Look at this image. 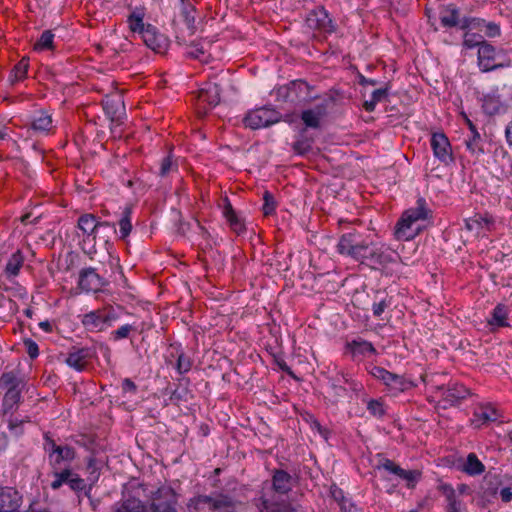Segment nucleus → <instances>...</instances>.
Returning <instances> with one entry per match:
<instances>
[{
    "instance_id": "1",
    "label": "nucleus",
    "mask_w": 512,
    "mask_h": 512,
    "mask_svg": "<svg viewBox=\"0 0 512 512\" xmlns=\"http://www.w3.org/2000/svg\"><path fill=\"white\" fill-rule=\"evenodd\" d=\"M336 250L340 255L375 270L396 263L399 259V255L387 245L367 241L355 230L340 236Z\"/></svg>"
},
{
    "instance_id": "2",
    "label": "nucleus",
    "mask_w": 512,
    "mask_h": 512,
    "mask_svg": "<svg viewBox=\"0 0 512 512\" xmlns=\"http://www.w3.org/2000/svg\"><path fill=\"white\" fill-rule=\"evenodd\" d=\"M150 499L148 504L136 497L122 499L112 505L110 512H178V494L170 486H160L151 492Z\"/></svg>"
},
{
    "instance_id": "3",
    "label": "nucleus",
    "mask_w": 512,
    "mask_h": 512,
    "mask_svg": "<svg viewBox=\"0 0 512 512\" xmlns=\"http://www.w3.org/2000/svg\"><path fill=\"white\" fill-rule=\"evenodd\" d=\"M431 216V210L427 208L424 198H419L416 207L407 209L401 216L395 228V236L398 240L409 241L415 238L423 229V221Z\"/></svg>"
},
{
    "instance_id": "4",
    "label": "nucleus",
    "mask_w": 512,
    "mask_h": 512,
    "mask_svg": "<svg viewBox=\"0 0 512 512\" xmlns=\"http://www.w3.org/2000/svg\"><path fill=\"white\" fill-rule=\"evenodd\" d=\"M232 505V499L226 495H197L189 499L187 510L188 512H222Z\"/></svg>"
},
{
    "instance_id": "5",
    "label": "nucleus",
    "mask_w": 512,
    "mask_h": 512,
    "mask_svg": "<svg viewBox=\"0 0 512 512\" xmlns=\"http://www.w3.org/2000/svg\"><path fill=\"white\" fill-rule=\"evenodd\" d=\"M374 469L378 471H385L389 474L397 476L399 479L406 483L408 488H413L421 478V472L417 470H404L392 460L384 457L381 454L377 455Z\"/></svg>"
},
{
    "instance_id": "6",
    "label": "nucleus",
    "mask_w": 512,
    "mask_h": 512,
    "mask_svg": "<svg viewBox=\"0 0 512 512\" xmlns=\"http://www.w3.org/2000/svg\"><path fill=\"white\" fill-rule=\"evenodd\" d=\"M370 374L380 380L393 394L404 392L414 386L413 382L403 375L392 373L383 367L373 366Z\"/></svg>"
},
{
    "instance_id": "7",
    "label": "nucleus",
    "mask_w": 512,
    "mask_h": 512,
    "mask_svg": "<svg viewBox=\"0 0 512 512\" xmlns=\"http://www.w3.org/2000/svg\"><path fill=\"white\" fill-rule=\"evenodd\" d=\"M117 318L113 309H97L84 314L81 322L89 331H104L111 327Z\"/></svg>"
},
{
    "instance_id": "8",
    "label": "nucleus",
    "mask_w": 512,
    "mask_h": 512,
    "mask_svg": "<svg viewBox=\"0 0 512 512\" xmlns=\"http://www.w3.org/2000/svg\"><path fill=\"white\" fill-rule=\"evenodd\" d=\"M281 114L273 108L261 107L251 110L244 118L246 127L251 129H261L279 122Z\"/></svg>"
},
{
    "instance_id": "9",
    "label": "nucleus",
    "mask_w": 512,
    "mask_h": 512,
    "mask_svg": "<svg viewBox=\"0 0 512 512\" xmlns=\"http://www.w3.org/2000/svg\"><path fill=\"white\" fill-rule=\"evenodd\" d=\"M465 229L474 237H485L496 228V219L489 213H475L464 220Z\"/></svg>"
},
{
    "instance_id": "10",
    "label": "nucleus",
    "mask_w": 512,
    "mask_h": 512,
    "mask_svg": "<svg viewBox=\"0 0 512 512\" xmlns=\"http://www.w3.org/2000/svg\"><path fill=\"white\" fill-rule=\"evenodd\" d=\"M221 89L216 83H208L199 90L197 109L199 114H206L207 110L217 106L220 102Z\"/></svg>"
},
{
    "instance_id": "11",
    "label": "nucleus",
    "mask_w": 512,
    "mask_h": 512,
    "mask_svg": "<svg viewBox=\"0 0 512 512\" xmlns=\"http://www.w3.org/2000/svg\"><path fill=\"white\" fill-rule=\"evenodd\" d=\"M459 15V9L455 5L450 4L441 9L439 19L442 26L447 28L459 25L461 29H467L475 22H477V25L480 24L479 19L464 18L460 20Z\"/></svg>"
},
{
    "instance_id": "12",
    "label": "nucleus",
    "mask_w": 512,
    "mask_h": 512,
    "mask_svg": "<svg viewBox=\"0 0 512 512\" xmlns=\"http://www.w3.org/2000/svg\"><path fill=\"white\" fill-rule=\"evenodd\" d=\"M309 28L331 33L335 31V25L324 8H317L311 11L306 19Z\"/></svg>"
},
{
    "instance_id": "13",
    "label": "nucleus",
    "mask_w": 512,
    "mask_h": 512,
    "mask_svg": "<svg viewBox=\"0 0 512 512\" xmlns=\"http://www.w3.org/2000/svg\"><path fill=\"white\" fill-rule=\"evenodd\" d=\"M22 497L11 487L0 488V512H21Z\"/></svg>"
},
{
    "instance_id": "14",
    "label": "nucleus",
    "mask_w": 512,
    "mask_h": 512,
    "mask_svg": "<svg viewBox=\"0 0 512 512\" xmlns=\"http://www.w3.org/2000/svg\"><path fill=\"white\" fill-rule=\"evenodd\" d=\"M434 156L443 163L452 161L451 145L443 133H434L431 138Z\"/></svg>"
},
{
    "instance_id": "15",
    "label": "nucleus",
    "mask_w": 512,
    "mask_h": 512,
    "mask_svg": "<svg viewBox=\"0 0 512 512\" xmlns=\"http://www.w3.org/2000/svg\"><path fill=\"white\" fill-rule=\"evenodd\" d=\"M145 45L151 50L162 53L167 47L166 37L159 33L157 28L151 24H147L145 31L141 35Z\"/></svg>"
},
{
    "instance_id": "16",
    "label": "nucleus",
    "mask_w": 512,
    "mask_h": 512,
    "mask_svg": "<svg viewBox=\"0 0 512 512\" xmlns=\"http://www.w3.org/2000/svg\"><path fill=\"white\" fill-rule=\"evenodd\" d=\"M103 284L102 278L96 273L94 268L81 270L78 285L82 291L97 292L101 289Z\"/></svg>"
},
{
    "instance_id": "17",
    "label": "nucleus",
    "mask_w": 512,
    "mask_h": 512,
    "mask_svg": "<svg viewBox=\"0 0 512 512\" xmlns=\"http://www.w3.org/2000/svg\"><path fill=\"white\" fill-rule=\"evenodd\" d=\"M75 450L68 445H62L58 450L49 455V464L53 470L67 468L66 466L74 460Z\"/></svg>"
},
{
    "instance_id": "18",
    "label": "nucleus",
    "mask_w": 512,
    "mask_h": 512,
    "mask_svg": "<svg viewBox=\"0 0 512 512\" xmlns=\"http://www.w3.org/2000/svg\"><path fill=\"white\" fill-rule=\"evenodd\" d=\"M103 109L111 121H119L125 113L122 96L114 94L103 99Z\"/></svg>"
},
{
    "instance_id": "19",
    "label": "nucleus",
    "mask_w": 512,
    "mask_h": 512,
    "mask_svg": "<svg viewBox=\"0 0 512 512\" xmlns=\"http://www.w3.org/2000/svg\"><path fill=\"white\" fill-rule=\"evenodd\" d=\"M272 489L279 495H286L295 484V479L286 471L276 469L272 474Z\"/></svg>"
},
{
    "instance_id": "20",
    "label": "nucleus",
    "mask_w": 512,
    "mask_h": 512,
    "mask_svg": "<svg viewBox=\"0 0 512 512\" xmlns=\"http://www.w3.org/2000/svg\"><path fill=\"white\" fill-rule=\"evenodd\" d=\"M222 215L228 222L230 228L237 234L245 231V224L242 217L234 210L229 199L225 197L222 201Z\"/></svg>"
},
{
    "instance_id": "21",
    "label": "nucleus",
    "mask_w": 512,
    "mask_h": 512,
    "mask_svg": "<svg viewBox=\"0 0 512 512\" xmlns=\"http://www.w3.org/2000/svg\"><path fill=\"white\" fill-rule=\"evenodd\" d=\"M91 351L89 348H75L73 347L67 355L65 363L72 369L81 372L85 369Z\"/></svg>"
},
{
    "instance_id": "22",
    "label": "nucleus",
    "mask_w": 512,
    "mask_h": 512,
    "mask_svg": "<svg viewBox=\"0 0 512 512\" xmlns=\"http://www.w3.org/2000/svg\"><path fill=\"white\" fill-rule=\"evenodd\" d=\"M478 64L482 71L488 72L498 67L496 64V51L495 48L486 43H483L478 48Z\"/></svg>"
},
{
    "instance_id": "23",
    "label": "nucleus",
    "mask_w": 512,
    "mask_h": 512,
    "mask_svg": "<svg viewBox=\"0 0 512 512\" xmlns=\"http://www.w3.org/2000/svg\"><path fill=\"white\" fill-rule=\"evenodd\" d=\"M77 227L84 237L88 239L92 237L95 240L99 231V219L90 213L83 214L78 218Z\"/></svg>"
},
{
    "instance_id": "24",
    "label": "nucleus",
    "mask_w": 512,
    "mask_h": 512,
    "mask_svg": "<svg viewBox=\"0 0 512 512\" xmlns=\"http://www.w3.org/2000/svg\"><path fill=\"white\" fill-rule=\"evenodd\" d=\"M327 108L325 104H319L311 109L302 111L301 119L303 123L310 128H319L322 118L326 115Z\"/></svg>"
},
{
    "instance_id": "25",
    "label": "nucleus",
    "mask_w": 512,
    "mask_h": 512,
    "mask_svg": "<svg viewBox=\"0 0 512 512\" xmlns=\"http://www.w3.org/2000/svg\"><path fill=\"white\" fill-rule=\"evenodd\" d=\"M498 416V412L494 407L489 405H481L475 410L471 421L474 427L478 428L489 422L496 421Z\"/></svg>"
},
{
    "instance_id": "26",
    "label": "nucleus",
    "mask_w": 512,
    "mask_h": 512,
    "mask_svg": "<svg viewBox=\"0 0 512 512\" xmlns=\"http://www.w3.org/2000/svg\"><path fill=\"white\" fill-rule=\"evenodd\" d=\"M346 347L354 358L368 357L376 354V349L373 344L361 338L348 342Z\"/></svg>"
},
{
    "instance_id": "27",
    "label": "nucleus",
    "mask_w": 512,
    "mask_h": 512,
    "mask_svg": "<svg viewBox=\"0 0 512 512\" xmlns=\"http://www.w3.org/2000/svg\"><path fill=\"white\" fill-rule=\"evenodd\" d=\"M508 309L504 304H497L491 313V317L487 320L490 330L494 331L500 327H507Z\"/></svg>"
},
{
    "instance_id": "28",
    "label": "nucleus",
    "mask_w": 512,
    "mask_h": 512,
    "mask_svg": "<svg viewBox=\"0 0 512 512\" xmlns=\"http://www.w3.org/2000/svg\"><path fill=\"white\" fill-rule=\"evenodd\" d=\"M180 14L183 18L189 35L195 34L197 25L195 20V7L192 1L180 2Z\"/></svg>"
},
{
    "instance_id": "29",
    "label": "nucleus",
    "mask_w": 512,
    "mask_h": 512,
    "mask_svg": "<svg viewBox=\"0 0 512 512\" xmlns=\"http://www.w3.org/2000/svg\"><path fill=\"white\" fill-rule=\"evenodd\" d=\"M461 471L469 476H477L485 471V466L475 453H469L461 466Z\"/></svg>"
},
{
    "instance_id": "30",
    "label": "nucleus",
    "mask_w": 512,
    "mask_h": 512,
    "mask_svg": "<svg viewBox=\"0 0 512 512\" xmlns=\"http://www.w3.org/2000/svg\"><path fill=\"white\" fill-rule=\"evenodd\" d=\"M31 127L38 133L49 132L52 127L51 115L44 111L35 113L31 121Z\"/></svg>"
},
{
    "instance_id": "31",
    "label": "nucleus",
    "mask_w": 512,
    "mask_h": 512,
    "mask_svg": "<svg viewBox=\"0 0 512 512\" xmlns=\"http://www.w3.org/2000/svg\"><path fill=\"white\" fill-rule=\"evenodd\" d=\"M443 491L447 502L446 512H463L464 504L456 495L455 490L447 485L443 487Z\"/></svg>"
},
{
    "instance_id": "32",
    "label": "nucleus",
    "mask_w": 512,
    "mask_h": 512,
    "mask_svg": "<svg viewBox=\"0 0 512 512\" xmlns=\"http://www.w3.org/2000/svg\"><path fill=\"white\" fill-rule=\"evenodd\" d=\"M468 395L469 390L464 385L459 384H455L452 387L447 388L443 393L444 400L451 405L465 399Z\"/></svg>"
},
{
    "instance_id": "33",
    "label": "nucleus",
    "mask_w": 512,
    "mask_h": 512,
    "mask_svg": "<svg viewBox=\"0 0 512 512\" xmlns=\"http://www.w3.org/2000/svg\"><path fill=\"white\" fill-rule=\"evenodd\" d=\"M465 145L467 150L474 156H479L484 152L482 138L478 131L470 133L467 139H465Z\"/></svg>"
},
{
    "instance_id": "34",
    "label": "nucleus",
    "mask_w": 512,
    "mask_h": 512,
    "mask_svg": "<svg viewBox=\"0 0 512 512\" xmlns=\"http://www.w3.org/2000/svg\"><path fill=\"white\" fill-rule=\"evenodd\" d=\"M73 471L70 468H62L60 470H53V481L50 486L53 490L59 489L63 484H69V481L73 475Z\"/></svg>"
},
{
    "instance_id": "35",
    "label": "nucleus",
    "mask_w": 512,
    "mask_h": 512,
    "mask_svg": "<svg viewBox=\"0 0 512 512\" xmlns=\"http://www.w3.org/2000/svg\"><path fill=\"white\" fill-rule=\"evenodd\" d=\"M388 96L387 88L376 89L372 92L369 100H366L363 104L364 109L367 112H373L375 110L376 105L379 102L385 100Z\"/></svg>"
},
{
    "instance_id": "36",
    "label": "nucleus",
    "mask_w": 512,
    "mask_h": 512,
    "mask_svg": "<svg viewBox=\"0 0 512 512\" xmlns=\"http://www.w3.org/2000/svg\"><path fill=\"white\" fill-rule=\"evenodd\" d=\"M119 238L125 240L132 231L131 210L125 208L119 222Z\"/></svg>"
},
{
    "instance_id": "37",
    "label": "nucleus",
    "mask_w": 512,
    "mask_h": 512,
    "mask_svg": "<svg viewBox=\"0 0 512 512\" xmlns=\"http://www.w3.org/2000/svg\"><path fill=\"white\" fill-rule=\"evenodd\" d=\"M29 62L28 59L22 58L12 69L9 80L13 84L15 82L23 80L28 72Z\"/></svg>"
},
{
    "instance_id": "38",
    "label": "nucleus",
    "mask_w": 512,
    "mask_h": 512,
    "mask_svg": "<svg viewBox=\"0 0 512 512\" xmlns=\"http://www.w3.org/2000/svg\"><path fill=\"white\" fill-rule=\"evenodd\" d=\"M21 399V389H14L13 387L9 390H6V393L3 398V409L4 411L12 410Z\"/></svg>"
},
{
    "instance_id": "39",
    "label": "nucleus",
    "mask_w": 512,
    "mask_h": 512,
    "mask_svg": "<svg viewBox=\"0 0 512 512\" xmlns=\"http://www.w3.org/2000/svg\"><path fill=\"white\" fill-rule=\"evenodd\" d=\"M54 37L55 35L52 33L51 30H45L44 32H42L39 39L35 43L34 49L36 51L53 49Z\"/></svg>"
},
{
    "instance_id": "40",
    "label": "nucleus",
    "mask_w": 512,
    "mask_h": 512,
    "mask_svg": "<svg viewBox=\"0 0 512 512\" xmlns=\"http://www.w3.org/2000/svg\"><path fill=\"white\" fill-rule=\"evenodd\" d=\"M23 264V257L19 251L12 254L7 262L5 271L10 276H17Z\"/></svg>"
},
{
    "instance_id": "41",
    "label": "nucleus",
    "mask_w": 512,
    "mask_h": 512,
    "mask_svg": "<svg viewBox=\"0 0 512 512\" xmlns=\"http://www.w3.org/2000/svg\"><path fill=\"white\" fill-rule=\"evenodd\" d=\"M143 13L141 12H133L128 17V24L129 28L133 32H137L140 34V36L143 34V31H145L147 24H144L143 22Z\"/></svg>"
},
{
    "instance_id": "42",
    "label": "nucleus",
    "mask_w": 512,
    "mask_h": 512,
    "mask_svg": "<svg viewBox=\"0 0 512 512\" xmlns=\"http://www.w3.org/2000/svg\"><path fill=\"white\" fill-rule=\"evenodd\" d=\"M308 85L304 81H294L288 86H283L278 89V95L289 98L292 94H296L298 90L302 91L307 89Z\"/></svg>"
},
{
    "instance_id": "43",
    "label": "nucleus",
    "mask_w": 512,
    "mask_h": 512,
    "mask_svg": "<svg viewBox=\"0 0 512 512\" xmlns=\"http://www.w3.org/2000/svg\"><path fill=\"white\" fill-rule=\"evenodd\" d=\"M87 481L89 482L88 487H91L98 481L100 476V469L97 465L95 458L90 457L87 462Z\"/></svg>"
},
{
    "instance_id": "44",
    "label": "nucleus",
    "mask_w": 512,
    "mask_h": 512,
    "mask_svg": "<svg viewBox=\"0 0 512 512\" xmlns=\"http://www.w3.org/2000/svg\"><path fill=\"white\" fill-rule=\"evenodd\" d=\"M260 512H287L286 505L274 503L264 494L261 497Z\"/></svg>"
},
{
    "instance_id": "45",
    "label": "nucleus",
    "mask_w": 512,
    "mask_h": 512,
    "mask_svg": "<svg viewBox=\"0 0 512 512\" xmlns=\"http://www.w3.org/2000/svg\"><path fill=\"white\" fill-rule=\"evenodd\" d=\"M20 380L14 375L13 372L4 373L0 377V387L5 388L6 390L20 388Z\"/></svg>"
},
{
    "instance_id": "46",
    "label": "nucleus",
    "mask_w": 512,
    "mask_h": 512,
    "mask_svg": "<svg viewBox=\"0 0 512 512\" xmlns=\"http://www.w3.org/2000/svg\"><path fill=\"white\" fill-rule=\"evenodd\" d=\"M486 43L483 40V37L477 33H465L463 44L466 48L472 49L475 47H480L481 44Z\"/></svg>"
},
{
    "instance_id": "47",
    "label": "nucleus",
    "mask_w": 512,
    "mask_h": 512,
    "mask_svg": "<svg viewBox=\"0 0 512 512\" xmlns=\"http://www.w3.org/2000/svg\"><path fill=\"white\" fill-rule=\"evenodd\" d=\"M178 166L173 162L171 156H167L163 158L160 168H159V176L166 177L172 172H176Z\"/></svg>"
},
{
    "instance_id": "48",
    "label": "nucleus",
    "mask_w": 512,
    "mask_h": 512,
    "mask_svg": "<svg viewBox=\"0 0 512 512\" xmlns=\"http://www.w3.org/2000/svg\"><path fill=\"white\" fill-rule=\"evenodd\" d=\"M331 497L339 504L341 511H346V506L350 503L344 496L342 489L333 485L330 488Z\"/></svg>"
},
{
    "instance_id": "49",
    "label": "nucleus",
    "mask_w": 512,
    "mask_h": 512,
    "mask_svg": "<svg viewBox=\"0 0 512 512\" xmlns=\"http://www.w3.org/2000/svg\"><path fill=\"white\" fill-rule=\"evenodd\" d=\"M68 486L70 487V489L72 491L77 492V493L82 492V491L85 492L88 489L86 480L82 479L76 473H73Z\"/></svg>"
},
{
    "instance_id": "50",
    "label": "nucleus",
    "mask_w": 512,
    "mask_h": 512,
    "mask_svg": "<svg viewBox=\"0 0 512 512\" xmlns=\"http://www.w3.org/2000/svg\"><path fill=\"white\" fill-rule=\"evenodd\" d=\"M192 367V361L184 353H181L177 358L176 370L179 374H184L190 371Z\"/></svg>"
},
{
    "instance_id": "51",
    "label": "nucleus",
    "mask_w": 512,
    "mask_h": 512,
    "mask_svg": "<svg viewBox=\"0 0 512 512\" xmlns=\"http://www.w3.org/2000/svg\"><path fill=\"white\" fill-rule=\"evenodd\" d=\"M328 393L334 398L333 401L337 402L340 398H343L347 394V389L335 382H330Z\"/></svg>"
},
{
    "instance_id": "52",
    "label": "nucleus",
    "mask_w": 512,
    "mask_h": 512,
    "mask_svg": "<svg viewBox=\"0 0 512 512\" xmlns=\"http://www.w3.org/2000/svg\"><path fill=\"white\" fill-rule=\"evenodd\" d=\"M263 199H264V204L262 207L263 213L266 216L271 215L272 213H274V211L276 209V203H275L274 197L269 192L266 191L264 193Z\"/></svg>"
},
{
    "instance_id": "53",
    "label": "nucleus",
    "mask_w": 512,
    "mask_h": 512,
    "mask_svg": "<svg viewBox=\"0 0 512 512\" xmlns=\"http://www.w3.org/2000/svg\"><path fill=\"white\" fill-rule=\"evenodd\" d=\"M312 148V143L310 140L308 139H298L296 142H294L293 144V150L297 153V154H300V155H304L306 154L307 152H309Z\"/></svg>"
},
{
    "instance_id": "54",
    "label": "nucleus",
    "mask_w": 512,
    "mask_h": 512,
    "mask_svg": "<svg viewBox=\"0 0 512 512\" xmlns=\"http://www.w3.org/2000/svg\"><path fill=\"white\" fill-rule=\"evenodd\" d=\"M186 54L191 58L202 60L205 54V50L200 43L192 42Z\"/></svg>"
},
{
    "instance_id": "55",
    "label": "nucleus",
    "mask_w": 512,
    "mask_h": 512,
    "mask_svg": "<svg viewBox=\"0 0 512 512\" xmlns=\"http://www.w3.org/2000/svg\"><path fill=\"white\" fill-rule=\"evenodd\" d=\"M367 410L369 411L370 414H372L375 417H381L385 413L382 402L374 399L368 402Z\"/></svg>"
},
{
    "instance_id": "56",
    "label": "nucleus",
    "mask_w": 512,
    "mask_h": 512,
    "mask_svg": "<svg viewBox=\"0 0 512 512\" xmlns=\"http://www.w3.org/2000/svg\"><path fill=\"white\" fill-rule=\"evenodd\" d=\"M133 330V327L132 325L130 324H125V325H122L121 327H119L117 330H114L112 333H111V338L114 340V341H118V340H121V339H125L129 336L130 332Z\"/></svg>"
},
{
    "instance_id": "57",
    "label": "nucleus",
    "mask_w": 512,
    "mask_h": 512,
    "mask_svg": "<svg viewBox=\"0 0 512 512\" xmlns=\"http://www.w3.org/2000/svg\"><path fill=\"white\" fill-rule=\"evenodd\" d=\"M498 101L494 97H485L483 101V109L486 113L492 115L498 112Z\"/></svg>"
},
{
    "instance_id": "58",
    "label": "nucleus",
    "mask_w": 512,
    "mask_h": 512,
    "mask_svg": "<svg viewBox=\"0 0 512 512\" xmlns=\"http://www.w3.org/2000/svg\"><path fill=\"white\" fill-rule=\"evenodd\" d=\"M24 345L27 351V354L32 358L35 359L39 355V348L35 341L32 339H25Z\"/></svg>"
},
{
    "instance_id": "59",
    "label": "nucleus",
    "mask_w": 512,
    "mask_h": 512,
    "mask_svg": "<svg viewBox=\"0 0 512 512\" xmlns=\"http://www.w3.org/2000/svg\"><path fill=\"white\" fill-rule=\"evenodd\" d=\"M44 440V450L46 451L48 456L62 446L57 445L55 441L47 435L45 436Z\"/></svg>"
},
{
    "instance_id": "60",
    "label": "nucleus",
    "mask_w": 512,
    "mask_h": 512,
    "mask_svg": "<svg viewBox=\"0 0 512 512\" xmlns=\"http://www.w3.org/2000/svg\"><path fill=\"white\" fill-rule=\"evenodd\" d=\"M28 420H25V419H18V418H14V419H10L9 420V424H8V427L9 429L14 432L15 434H20L22 431H21V426L27 422Z\"/></svg>"
},
{
    "instance_id": "61",
    "label": "nucleus",
    "mask_w": 512,
    "mask_h": 512,
    "mask_svg": "<svg viewBox=\"0 0 512 512\" xmlns=\"http://www.w3.org/2000/svg\"><path fill=\"white\" fill-rule=\"evenodd\" d=\"M485 27H486V35L488 37H496V36H499L500 35V28L497 24L493 23V22H489L487 24H485Z\"/></svg>"
},
{
    "instance_id": "62",
    "label": "nucleus",
    "mask_w": 512,
    "mask_h": 512,
    "mask_svg": "<svg viewBox=\"0 0 512 512\" xmlns=\"http://www.w3.org/2000/svg\"><path fill=\"white\" fill-rule=\"evenodd\" d=\"M387 307L388 304L385 300H381L378 303H374L372 306L373 315L376 317H380Z\"/></svg>"
},
{
    "instance_id": "63",
    "label": "nucleus",
    "mask_w": 512,
    "mask_h": 512,
    "mask_svg": "<svg viewBox=\"0 0 512 512\" xmlns=\"http://www.w3.org/2000/svg\"><path fill=\"white\" fill-rule=\"evenodd\" d=\"M91 490H92L91 487H88V489L85 491V496L89 499L90 506H91L92 510L97 511L99 509L101 501H100V499L92 498Z\"/></svg>"
},
{
    "instance_id": "64",
    "label": "nucleus",
    "mask_w": 512,
    "mask_h": 512,
    "mask_svg": "<svg viewBox=\"0 0 512 512\" xmlns=\"http://www.w3.org/2000/svg\"><path fill=\"white\" fill-rule=\"evenodd\" d=\"M501 500L505 503H508L512 500V489L509 487L502 488L499 491Z\"/></svg>"
}]
</instances>
